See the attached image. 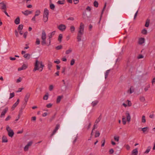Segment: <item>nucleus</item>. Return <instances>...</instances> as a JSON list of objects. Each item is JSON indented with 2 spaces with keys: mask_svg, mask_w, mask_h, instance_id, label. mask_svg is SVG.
Masks as SVG:
<instances>
[{
  "mask_svg": "<svg viewBox=\"0 0 155 155\" xmlns=\"http://www.w3.org/2000/svg\"><path fill=\"white\" fill-rule=\"evenodd\" d=\"M142 122L143 123H145L146 122L145 117L144 115H143L142 117Z\"/></svg>",
  "mask_w": 155,
  "mask_h": 155,
  "instance_id": "e433bc0d",
  "label": "nucleus"
},
{
  "mask_svg": "<svg viewBox=\"0 0 155 155\" xmlns=\"http://www.w3.org/2000/svg\"><path fill=\"white\" fill-rule=\"evenodd\" d=\"M23 110L22 109H20L19 112V114L18 115V119H16L15 120V121H17L19 119L20 116H21L22 114Z\"/></svg>",
  "mask_w": 155,
  "mask_h": 155,
  "instance_id": "2eb2a0df",
  "label": "nucleus"
},
{
  "mask_svg": "<svg viewBox=\"0 0 155 155\" xmlns=\"http://www.w3.org/2000/svg\"><path fill=\"white\" fill-rule=\"evenodd\" d=\"M28 147H29L27 145H26L24 148V150L25 151H28Z\"/></svg>",
  "mask_w": 155,
  "mask_h": 155,
  "instance_id": "13d9d810",
  "label": "nucleus"
},
{
  "mask_svg": "<svg viewBox=\"0 0 155 155\" xmlns=\"http://www.w3.org/2000/svg\"><path fill=\"white\" fill-rule=\"evenodd\" d=\"M148 128L147 127L141 128V130L143 131V133H145V132L147 131Z\"/></svg>",
  "mask_w": 155,
  "mask_h": 155,
  "instance_id": "49530a36",
  "label": "nucleus"
},
{
  "mask_svg": "<svg viewBox=\"0 0 155 155\" xmlns=\"http://www.w3.org/2000/svg\"><path fill=\"white\" fill-rule=\"evenodd\" d=\"M57 131L56 130H55L54 129V130H53V131L52 133H51V136H53L56 132Z\"/></svg>",
  "mask_w": 155,
  "mask_h": 155,
  "instance_id": "69168bd1",
  "label": "nucleus"
},
{
  "mask_svg": "<svg viewBox=\"0 0 155 155\" xmlns=\"http://www.w3.org/2000/svg\"><path fill=\"white\" fill-rule=\"evenodd\" d=\"M23 57L27 59H29L30 58V55L29 54H26L24 55Z\"/></svg>",
  "mask_w": 155,
  "mask_h": 155,
  "instance_id": "b1692460",
  "label": "nucleus"
},
{
  "mask_svg": "<svg viewBox=\"0 0 155 155\" xmlns=\"http://www.w3.org/2000/svg\"><path fill=\"white\" fill-rule=\"evenodd\" d=\"M114 151L113 149H111L109 150V152L110 154H112L114 153Z\"/></svg>",
  "mask_w": 155,
  "mask_h": 155,
  "instance_id": "5fc2aeb1",
  "label": "nucleus"
},
{
  "mask_svg": "<svg viewBox=\"0 0 155 155\" xmlns=\"http://www.w3.org/2000/svg\"><path fill=\"white\" fill-rule=\"evenodd\" d=\"M46 34L45 31L43 30L42 32L41 38L42 41H41V44L42 45H44L46 44Z\"/></svg>",
  "mask_w": 155,
  "mask_h": 155,
  "instance_id": "7ed1b4c3",
  "label": "nucleus"
},
{
  "mask_svg": "<svg viewBox=\"0 0 155 155\" xmlns=\"http://www.w3.org/2000/svg\"><path fill=\"white\" fill-rule=\"evenodd\" d=\"M150 23V19H147L146 20V23L145 25V26L146 27H148L149 26Z\"/></svg>",
  "mask_w": 155,
  "mask_h": 155,
  "instance_id": "aec40b11",
  "label": "nucleus"
},
{
  "mask_svg": "<svg viewBox=\"0 0 155 155\" xmlns=\"http://www.w3.org/2000/svg\"><path fill=\"white\" fill-rule=\"evenodd\" d=\"M53 86L52 85H51L49 87V90L50 91H51L53 89Z\"/></svg>",
  "mask_w": 155,
  "mask_h": 155,
  "instance_id": "4d7b16f0",
  "label": "nucleus"
},
{
  "mask_svg": "<svg viewBox=\"0 0 155 155\" xmlns=\"http://www.w3.org/2000/svg\"><path fill=\"white\" fill-rule=\"evenodd\" d=\"M0 8L3 10H6V5L3 3H0Z\"/></svg>",
  "mask_w": 155,
  "mask_h": 155,
  "instance_id": "f8f14e48",
  "label": "nucleus"
},
{
  "mask_svg": "<svg viewBox=\"0 0 155 155\" xmlns=\"http://www.w3.org/2000/svg\"><path fill=\"white\" fill-rule=\"evenodd\" d=\"M8 110V107H5L2 112L1 115L0 117H2L3 116H4L5 114L7 113Z\"/></svg>",
  "mask_w": 155,
  "mask_h": 155,
  "instance_id": "6e6552de",
  "label": "nucleus"
},
{
  "mask_svg": "<svg viewBox=\"0 0 155 155\" xmlns=\"http://www.w3.org/2000/svg\"><path fill=\"white\" fill-rule=\"evenodd\" d=\"M63 46L61 45L57 46L55 47V48L57 50H60L62 48Z\"/></svg>",
  "mask_w": 155,
  "mask_h": 155,
  "instance_id": "ea45409f",
  "label": "nucleus"
},
{
  "mask_svg": "<svg viewBox=\"0 0 155 155\" xmlns=\"http://www.w3.org/2000/svg\"><path fill=\"white\" fill-rule=\"evenodd\" d=\"M84 25L82 22H81L79 28V30L77 34V41L79 42L81 40L82 35L84 34Z\"/></svg>",
  "mask_w": 155,
  "mask_h": 155,
  "instance_id": "f257e3e1",
  "label": "nucleus"
},
{
  "mask_svg": "<svg viewBox=\"0 0 155 155\" xmlns=\"http://www.w3.org/2000/svg\"><path fill=\"white\" fill-rule=\"evenodd\" d=\"M63 36L62 34H60L58 37V41L60 42H61L62 41V38Z\"/></svg>",
  "mask_w": 155,
  "mask_h": 155,
  "instance_id": "393cba45",
  "label": "nucleus"
},
{
  "mask_svg": "<svg viewBox=\"0 0 155 155\" xmlns=\"http://www.w3.org/2000/svg\"><path fill=\"white\" fill-rule=\"evenodd\" d=\"M59 127H60V125L59 124H57L56 125L54 129L55 130H56L57 131V130L59 128Z\"/></svg>",
  "mask_w": 155,
  "mask_h": 155,
  "instance_id": "bf43d9fd",
  "label": "nucleus"
},
{
  "mask_svg": "<svg viewBox=\"0 0 155 155\" xmlns=\"http://www.w3.org/2000/svg\"><path fill=\"white\" fill-rule=\"evenodd\" d=\"M122 122L124 125H125L126 123V120H125V117L124 116H123Z\"/></svg>",
  "mask_w": 155,
  "mask_h": 155,
  "instance_id": "c9c22d12",
  "label": "nucleus"
},
{
  "mask_svg": "<svg viewBox=\"0 0 155 155\" xmlns=\"http://www.w3.org/2000/svg\"><path fill=\"white\" fill-rule=\"evenodd\" d=\"M110 71V69L107 70L106 71V72L105 73V79H106L107 78L108 75L109 74V72Z\"/></svg>",
  "mask_w": 155,
  "mask_h": 155,
  "instance_id": "cd10ccee",
  "label": "nucleus"
},
{
  "mask_svg": "<svg viewBox=\"0 0 155 155\" xmlns=\"http://www.w3.org/2000/svg\"><path fill=\"white\" fill-rule=\"evenodd\" d=\"M151 147L150 146H148L145 152H144V153H148L150 151V150L151 149Z\"/></svg>",
  "mask_w": 155,
  "mask_h": 155,
  "instance_id": "7c9ffc66",
  "label": "nucleus"
},
{
  "mask_svg": "<svg viewBox=\"0 0 155 155\" xmlns=\"http://www.w3.org/2000/svg\"><path fill=\"white\" fill-rule=\"evenodd\" d=\"M70 30L71 32L73 33L75 31V27L74 26L72 25L71 26Z\"/></svg>",
  "mask_w": 155,
  "mask_h": 155,
  "instance_id": "72a5a7b5",
  "label": "nucleus"
},
{
  "mask_svg": "<svg viewBox=\"0 0 155 155\" xmlns=\"http://www.w3.org/2000/svg\"><path fill=\"white\" fill-rule=\"evenodd\" d=\"M106 3H105V4H104V7L103 8L102 10V12H101V14L100 15V20H99V23H100V21H101V18L102 17V14L103 13V12H104V9H105V8H106Z\"/></svg>",
  "mask_w": 155,
  "mask_h": 155,
  "instance_id": "412c9836",
  "label": "nucleus"
},
{
  "mask_svg": "<svg viewBox=\"0 0 155 155\" xmlns=\"http://www.w3.org/2000/svg\"><path fill=\"white\" fill-rule=\"evenodd\" d=\"M133 87L132 86H131L129 90H128L127 91V92L128 93H129L130 94H131L134 91V89L133 90H132L131 89V88Z\"/></svg>",
  "mask_w": 155,
  "mask_h": 155,
  "instance_id": "c756f323",
  "label": "nucleus"
},
{
  "mask_svg": "<svg viewBox=\"0 0 155 155\" xmlns=\"http://www.w3.org/2000/svg\"><path fill=\"white\" fill-rule=\"evenodd\" d=\"M52 67V64L51 62H50L48 64V70H50Z\"/></svg>",
  "mask_w": 155,
  "mask_h": 155,
  "instance_id": "79ce46f5",
  "label": "nucleus"
},
{
  "mask_svg": "<svg viewBox=\"0 0 155 155\" xmlns=\"http://www.w3.org/2000/svg\"><path fill=\"white\" fill-rule=\"evenodd\" d=\"M101 114L99 116L98 118L96 120L95 123L97 124L98 123L100 122V121L101 119Z\"/></svg>",
  "mask_w": 155,
  "mask_h": 155,
  "instance_id": "5701e85b",
  "label": "nucleus"
},
{
  "mask_svg": "<svg viewBox=\"0 0 155 155\" xmlns=\"http://www.w3.org/2000/svg\"><path fill=\"white\" fill-rule=\"evenodd\" d=\"M125 147L127 150H129L130 148V147L128 144L126 145L125 146Z\"/></svg>",
  "mask_w": 155,
  "mask_h": 155,
  "instance_id": "680f3d73",
  "label": "nucleus"
},
{
  "mask_svg": "<svg viewBox=\"0 0 155 155\" xmlns=\"http://www.w3.org/2000/svg\"><path fill=\"white\" fill-rule=\"evenodd\" d=\"M145 42V39L144 38H139L138 43L139 45H142Z\"/></svg>",
  "mask_w": 155,
  "mask_h": 155,
  "instance_id": "9d476101",
  "label": "nucleus"
},
{
  "mask_svg": "<svg viewBox=\"0 0 155 155\" xmlns=\"http://www.w3.org/2000/svg\"><path fill=\"white\" fill-rule=\"evenodd\" d=\"M41 13L40 11L39 10H37L35 12V16H37L39 15Z\"/></svg>",
  "mask_w": 155,
  "mask_h": 155,
  "instance_id": "c85d7f7f",
  "label": "nucleus"
},
{
  "mask_svg": "<svg viewBox=\"0 0 155 155\" xmlns=\"http://www.w3.org/2000/svg\"><path fill=\"white\" fill-rule=\"evenodd\" d=\"M127 120L128 122H130V120L131 117L130 113L128 111H127L126 113Z\"/></svg>",
  "mask_w": 155,
  "mask_h": 155,
  "instance_id": "9b49d317",
  "label": "nucleus"
},
{
  "mask_svg": "<svg viewBox=\"0 0 155 155\" xmlns=\"http://www.w3.org/2000/svg\"><path fill=\"white\" fill-rule=\"evenodd\" d=\"M27 104V103H25V102H24L23 103V104L21 105L20 109H22V110L24 109L25 107V106Z\"/></svg>",
  "mask_w": 155,
  "mask_h": 155,
  "instance_id": "2f4dec72",
  "label": "nucleus"
},
{
  "mask_svg": "<svg viewBox=\"0 0 155 155\" xmlns=\"http://www.w3.org/2000/svg\"><path fill=\"white\" fill-rule=\"evenodd\" d=\"M141 33L144 35H146L147 33V30L145 28L143 29L141 31Z\"/></svg>",
  "mask_w": 155,
  "mask_h": 155,
  "instance_id": "473e14b6",
  "label": "nucleus"
},
{
  "mask_svg": "<svg viewBox=\"0 0 155 155\" xmlns=\"http://www.w3.org/2000/svg\"><path fill=\"white\" fill-rule=\"evenodd\" d=\"M48 94L47 93V94H45L44 96L43 97V99L44 100H47L48 98Z\"/></svg>",
  "mask_w": 155,
  "mask_h": 155,
  "instance_id": "8fccbe9b",
  "label": "nucleus"
},
{
  "mask_svg": "<svg viewBox=\"0 0 155 155\" xmlns=\"http://www.w3.org/2000/svg\"><path fill=\"white\" fill-rule=\"evenodd\" d=\"M14 22L16 25H18L20 23V18L19 16H18L15 20Z\"/></svg>",
  "mask_w": 155,
  "mask_h": 155,
  "instance_id": "f3484780",
  "label": "nucleus"
},
{
  "mask_svg": "<svg viewBox=\"0 0 155 155\" xmlns=\"http://www.w3.org/2000/svg\"><path fill=\"white\" fill-rule=\"evenodd\" d=\"M55 31H54L51 32L50 33L49 35H48L49 37V44L48 45H47L48 46H49L51 44V38L53 37V36H54L55 34Z\"/></svg>",
  "mask_w": 155,
  "mask_h": 155,
  "instance_id": "39448f33",
  "label": "nucleus"
},
{
  "mask_svg": "<svg viewBox=\"0 0 155 155\" xmlns=\"http://www.w3.org/2000/svg\"><path fill=\"white\" fill-rule=\"evenodd\" d=\"M49 14V12L47 8L44 9L43 15L48 16Z\"/></svg>",
  "mask_w": 155,
  "mask_h": 155,
  "instance_id": "ddd939ff",
  "label": "nucleus"
},
{
  "mask_svg": "<svg viewBox=\"0 0 155 155\" xmlns=\"http://www.w3.org/2000/svg\"><path fill=\"white\" fill-rule=\"evenodd\" d=\"M98 103V101H97V100L95 101L92 102V103H91L93 107H94L95 106H96V105H97V104Z\"/></svg>",
  "mask_w": 155,
  "mask_h": 155,
  "instance_id": "bb28decb",
  "label": "nucleus"
},
{
  "mask_svg": "<svg viewBox=\"0 0 155 155\" xmlns=\"http://www.w3.org/2000/svg\"><path fill=\"white\" fill-rule=\"evenodd\" d=\"M150 87V85L149 84L147 87H146L144 89V90L145 91H147L148 89V88Z\"/></svg>",
  "mask_w": 155,
  "mask_h": 155,
  "instance_id": "e2e57ef3",
  "label": "nucleus"
},
{
  "mask_svg": "<svg viewBox=\"0 0 155 155\" xmlns=\"http://www.w3.org/2000/svg\"><path fill=\"white\" fill-rule=\"evenodd\" d=\"M21 81V79L20 77H19L16 80L17 83H19Z\"/></svg>",
  "mask_w": 155,
  "mask_h": 155,
  "instance_id": "0e129e2a",
  "label": "nucleus"
},
{
  "mask_svg": "<svg viewBox=\"0 0 155 155\" xmlns=\"http://www.w3.org/2000/svg\"><path fill=\"white\" fill-rule=\"evenodd\" d=\"M30 95V94L29 93H28L26 94L25 98H24V101L25 102V103H27V102L28 101Z\"/></svg>",
  "mask_w": 155,
  "mask_h": 155,
  "instance_id": "0eeeda50",
  "label": "nucleus"
},
{
  "mask_svg": "<svg viewBox=\"0 0 155 155\" xmlns=\"http://www.w3.org/2000/svg\"><path fill=\"white\" fill-rule=\"evenodd\" d=\"M10 96L9 98V99H11L14 97L15 96V93L14 92H12V93H10Z\"/></svg>",
  "mask_w": 155,
  "mask_h": 155,
  "instance_id": "3c124183",
  "label": "nucleus"
},
{
  "mask_svg": "<svg viewBox=\"0 0 155 155\" xmlns=\"http://www.w3.org/2000/svg\"><path fill=\"white\" fill-rule=\"evenodd\" d=\"M48 16L43 15V20L45 22H47L48 20Z\"/></svg>",
  "mask_w": 155,
  "mask_h": 155,
  "instance_id": "a878e982",
  "label": "nucleus"
},
{
  "mask_svg": "<svg viewBox=\"0 0 155 155\" xmlns=\"http://www.w3.org/2000/svg\"><path fill=\"white\" fill-rule=\"evenodd\" d=\"M6 129L8 132V136L11 137H12L14 134L13 131L8 126L6 127Z\"/></svg>",
  "mask_w": 155,
  "mask_h": 155,
  "instance_id": "20e7f679",
  "label": "nucleus"
},
{
  "mask_svg": "<svg viewBox=\"0 0 155 155\" xmlns=\"http://www.w3.org/2000/svg\"><path fill=\"white\" fill-rule=\"evenodd\" d=\"M22 13L24 15L27 16L30 14H31L32 13V11H30L28 10H26L24 12H22Z\"/></svg>",
  "mask_w": 155,
  "mask_h": 155,
  "instance_id": "4468645a",
  "label": "nucleus"
},
{
  "mask_svg": "<svg viewBox=\"0 0 155 155\" xmlns=\"http://www.w3.org/2000/svg\"><path fill=\"white\" fill-rule=\"evenodd\" d=\"M138 151L137 148L134 149L132 152V153L133 155H137L138 154Z\"/></svg>",
  "mask_w": 155,
  "mask_h": 155,
  "instance_id": "a211bd4d",
  "label": "nucleus"
},
{
  "mask_svg": "<svg viewBox=\"0 0 155 155\" xmlns=\"http://www.w3.org/2000/svg\"><path fill=\"white\" fill-rule=\"evenodd\" d=\"M52 105V104L51 103H49L47 104L46 107L48 108L51 107Z\"/></svg>",
  "mask_w": 155,
  "mask_h": 155,
  "instance_id": "6e6d98bb",
  "label": "nucleus"
},
{
  "mask_svg": "<svg viewBox=\"0 0 155 155\" xmlns=\"http://www.w3.org/2000/svg\"><path fill=\"white\" fill-rule=\"evenodd\" d=\"M94 5L96 7H97L98 6V3L96 1H95L94 2Z\"/></svg>",
  "mask_w": 155,
  "mask_h": 155,
  "instance_id": "4c0bfd02",
  "label": "nucleus"
},
{
  "mask_svg": "<svg viewBox=\"0 0 155 155\" xmlns=\"http://www.w3.org/2000/svg\"><path fill=\"white\" fill-rule=\"evenodd\" d=\"M50 8L51 9L54 10L55 8V6L53 4L51 3V0H50Z\"/></svg>",
  "mask_w": 155,
  "mask_h": 155,
  "instance_id": "dca6fc26",
  "label": "nucleus"
},
{
  "mask_svg": "<svg viewBox=\"0 0 155 155\" xmlns=\"http://www.w3.org/2000/svg\"><path fill=\"white\" fill-rule=\"evenodd\" d=\"M11 118V117L10 115H8L5 119V121H8V120L10 118Z\"/></svg>",
  "mask_w": 155,
  "mask_h": 155,
  "instance_id": "774afa93",
  "label": "nucleus"
},
{
  "mask_svg": "<svg viewBox=\"0 0 155 155\" xmlns=\"http://www.w3.org/2000/svg\"><path fill=\"white\" fill-rule=\"evenodd\" d=\"M100 135V133L99 131H96L95 132V137H98Z\"/></svg>",
  "mask_w": 155,
  "mask_h": 155,
  "instance_id": "37998d69",
  "label": "nucleus"
},
{
  "mask_svg": "<svg viewBox=\"0 0 155 155\" xmlns=\"http://www.w3.org/2000/svg\"><path fill=\"white\" fill-rule=\"evenodd\" d=\"M66 28V26L63 24L60 25L58 27V29L62 31H64L65 29Z\"/></svg>",
  "mask_w": 155,
  "mask_h": 155,
  "instance_id": "423d86ee",
  "label": "nucleus"
},
{
  "mask_svg": "<svg viewBox=\"0 0 155 155\" xmlns=\"http://www.w3.org/2000/svg\"><path fill=\"white\" fill-rule=\"evenodd\" d=\"M114 139L116 141L118 142L119 141V136H114Z\"/></svg>",
  "mask_w": 155,
  "mask_h": 155,
  "instance_id": "de8ad7c7",
  "label": "nucleus"
},
{
  "mask_svg": "<svg viewBox=\"0 0 155 155\" xmlns=\"http://www.w3.org/2000/svg\"><path fill=\"white\" fill-rule=\"evenodd\" d=\"M75 60L74 59H72L71 61L70 65L71 66L73 65L75 63Z\"/></svg>",
  "mask_w": 155,
  "mask_h": 155,
  "instance_id": "09e8293b",
  "label": "nucleus"
},
{
  "mask_svg": "<svg viewBox=\"0 0 155 155\" xmlns=\"http://www.w3.org/2000/svg\"><path fill=\"white\" fill-rule=\"evenodd\" d=\"M143 58V56L141 54H140L137 56V58L138 59Z\"/></svg>",
  "mask_w": 155,
  "mask_h": 155,
  "instance_id": "864d4df0",
  "label": "nucleus"
},
{
  "mask_svg": "<svg viewBox=\"0 0 155 155\" xmlns=\"http://www.w3.org/2000/svg\"><path fill=\"white\" fill-rule=\"evenodd\" d=\"M65 3V1L64 0L62 1L59 0L57 2L58 4L59 5H64Z\"/></svg>",
  "mask_w": 155,
  "mask_h": 155,
  "instance_id": "4be33fe9",
  "label": "nucleus"
},
{
  "mask_svg": "<svg viewBox=\"0 0 155 155\" xmlns=\"http://www.w3.org/2000/svg\"><path fill=\"white\" fill-rule=\"evenodd\" d=\"M61 98H62L61 96H58V97L57 99V103H59L60 101Z\"/></svg>",
  "mask_w": 155,
  "mask_h": 155,
  "instance_id": "a18cd8bd",
  "label": "nucleus"
},
{
  "mask_svg": "<svg viewBox=\"0 0 155 155\" xmlns=\"http://www.w3.org/2000/svg\"><path fill=\"white\" fill-rule=\"evenodd\" d=\"M20 101V100L19 99H18L17 100V101L13 105L12 107V110H13L15 108V107H17V106L18 105V104L19 103Z\"/></svg>",
  "mask_w": 155,
  "mask_h": 155,
  "instance_id": "1a4fd4ad",
  "label": "nucleus"
},
{
  "mask_svg": "<svg viewBox=\"0 0 155 155\" xmlns=\"http://www.w3.org/2000/svg\"><path fill=\"white\" fill-rule=\"evenodd\" d=\"M127 101L128 102V106H131L132 105V103L129 100H127Z\"/></svg>",
  "mask_w": 155,
  "mask_h": 155,
  "instance_id": "052dcab7",
  "label": "nucleus"
},
{
  "mask_svg": "<svg viewBox=\"0 0 155 155\" xmlns=\"http://www.w3.org/2000/svg\"><path fill=\"white\" fill-rule=\"evenodd\" d=\"M27 34H28V32L26 31V32H25L24 33V34H23V37H24L25 38H26V36H27Z\"/></svg>",
  "mask_w": 155,
  "mask_h": 155,
  "instance_id": "338daca9",
  "label": "nucleus"
},
{
  "mask_svg": "<svg viewBox=\"0 0 155 155\" xmlns=\"http://www.w3.org/2000/svg\"><path fill=\"white\" fill-rule=\"evenodd\" d=\"M39 64H40V67L41 68V69L40 70V71H42L43 68L45 66L44 65L42 64V61H41V62H39L38 60H36L34 68L33 70V71L34 72L36 70H39Z\"/></svg>",
  "mask_w": 155,
  "mask_h": 155,
  "instance_id": "f03ea898",
  "label": "nucleus"
},
{
  "mask_svg": "<svg viewBox=\"0 0 155 155\" xmlns=\"http://www.w3.org/2000/svg\"><path fill=\"white\" fill-rule=\"evenodd\" d=\"M8 142V140L6 136H3L2 137V143H7Z\"/></svg>",
  "mask_w": 155,
  "mask_h": 155,
  "instance_id": "6ab92c4d",
  "label": "nucleus"
},
{
  "mask_svg": "<svg viewBox=\"0 0 155 155\" xmlns=\"http://www.w3.org/2000/svg\"><path fill=\"white\" fill-rule=\"evenodd\" d=\"M40 41L39 38H37L36 39V44L37 45H39L40 44Z\"/></svg>",
  "mask_w": 155,
  "mask_h": 155,
  "instance_id": "603ef678",
  "label": "nucleus"
},
{
  "mask_svg": "<svg viewBox=\"0 0 155 155\" xmlns=\"http://www.w3.org/2000/svg\"><path fill=\"white\" fill-rule=\"evenodd\" d=\"M101 143H102L101 146V147H104V146L105 143V139L104 138L101 141Z\"/></svg>",
  "mask_w": 155,
  "mask_h": 155,
  "instance_id": "58836bf2",
  "label": "nucleus"
},
{
  "mask_svg": "<svg viewBox=\"0 0 155 155\" xmlns=\"http://www.w3.org/2000/svg\"><path fill=\"white\" fill-rule=\"evenodd\" d=\"M23 25L22 24H21L19 25L18 28V30H21L23 29Z\"/></svg>",
  "mask_w": 155,
  "mask_h": 155,
  "instance_id": "c03bdc74",
  "label": "nucleus"
},
{
  "mask_svg": "<svg viewBox=\"0 0 155 155\" xmlns=\"http://www.w3.org/2000/svg\"><path fill=\"white\" fill-rule=\"evenodd\" d=\"M139 100L141 102H144L145 101V98L143 96H140V97Z\"/></svg>",
  "mask_w": 155,
  "mask_h": 155,
  "instance_id": "f704fd0d",
  "label": "nucleus"
},
{
  "mask_svg": "<svg viewBox=\"0 0 155 155\" xmlns=\"http://www.w3.org/2000/svg\"><path fill=\"white\" fill-rule=\"evenodd\" d=\"M72 51V50L71 48H70L68 50H67L65 52L66 54H68L70 53Z\"/></svg>",
  "mask_w": 155,
  "mask_h": 155,
  "instance_id": "a19ab883",
  "label": "nucleus"
}]
</instances>
